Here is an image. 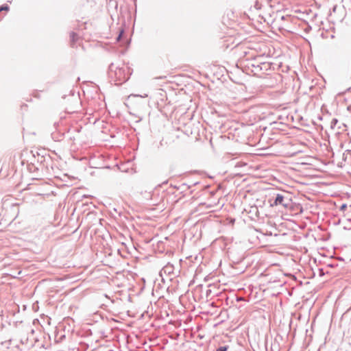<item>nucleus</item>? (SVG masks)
Wrapping results in <instances>:
<instances>
[{
    "label": "nucleus",
    "instance_id": "1",
    "mask_svg": "<svg viewBox=\"0 0 351 351\" xmlns=\"http://www.w3.org/2000/svg\"><path fill=\"white\" fill-rule=\"evenodd\" d=\"M108 74L112 84L120 86L128 80L131 73H130V68L128 66L119 67L111 63L108 67Z\"/></svg>",
    "mask_w": 351,
    "mask_h": 351
},
{
    "label": "nucleus",
    "instance_id": "2",
    "mask_svg": "<svg viewBox=\"0 0 351 351\" xmlns=\"http://www.w3.org/2000/svg\"><path fill=\"white\" fill-rule=\"evenodd\" d=\"M269 203L271 206H281L285 208H289L291 206V199L287 195L278 193L274 197L269 199Z\"/></svg>",
    "mask_w": 351,
    "mask_h": 351
},
{
    "label": "nucleus",
    "instance_id": "3",
    "mask_svg": "<svg viewBox=\"0 0 351 351\" xmlns=\"http://www.w3.org/2000/svg\"><path fill=\"white\" fill-rule=\"evenodd\" d=\"M259 63H261V58H255L247 64L248 68H251V71L254 73V75L259 74Z\"/></svg>",
    "mask_w": 351,
    "mask_h": 351
},
{
    "label": "nucleus",
    "instance_id": "4",
    "mask_svg": "<svg viewBox=\"0 0 351 351\" xmlns=\"http://www.w3.org/2000/svg\"><path fill=\"white\" fill-rule=\"evenodd\" d=\"M260 67H259V73L263 72L265 73L270 69L271 64L269 62H262L261 61V63H259Z\"/></svg>",
    "mask_w": 351,
    "mask_h": 351
},
{
    "label": "nucleus",
    "instance_id": "5",
    "mask_svg": "<svg viewBox=\"0 0 351 351\" xmlns=\"http://www.w3.org/2000/svg\"><path fill=\"white\" fill-rule=\"evenodd\" d=\"M78 38L79 36L75 32H71L70 33L71 45L72 47H74V45L75 42L78 40Z\"/></svg>",
    "mask_w": 351,
    "mask_h": 351
},
{
    "label": "nucleus",
    "instance_id": "6",
    "mask_svg": "<svg viewBox=\"0 0 351 351\" xmlns=\"http://www.w3.org/2000/svg\"><path fill=\"white\" fill-rule=\"evenodd\" d=\"M339 121L336 118H333L331 121H330V128L331 129H335V128L336 127L337 124L338 123Z\"/></svg>",
    "mask_w": 351,
    "mask_h": 351
},
{
    "label": "nucleus",
    "instance_id": "7",
    "mask_svg": "<svg viewBox=\"0 0 351 351\" xmlns=\"http://www.w3.org/2000/svg\"><path fill=\"white\" fill-rule=\"evenodd\" d=\"M66 338L65 335H61L59 337L56 336L55 337V342L56 343H60L62 342L64 339Z\"/></svg>",
    "mask_w": 351,
    "mask_h": 351
},
{
    "label": "nucleus",
    "instance_id": "8",
    "mask_svg": "<svg viewBox=\"0 0 351 351\" xmlns=\"http://www.w3.org/2000/svg\"><path fill=\"white\" fill-rule=\"evenodd\" d=\"M10 10V7L8 4H3L0 6V12L2 11H8Z\"/></svg>",
    "mask_w": 351,
    "mask_h": 351
},
{
    "label": "nucleus",
    "instance_id": "9",
    "mask_svg": "<svg viewBox=\"0 0 351 351\" xmlns=\"http://www.w3.org/2000/svg\"><path fill=\"white\" fill-rule=\"evenodd\" d=\"M228 348H229L228 346H219V348H217L216 349L215 351H228Z\"/></svg>",
    "mask_w": 351,
    "mask_h": 351
},
{
    "label": "nucleus",
    "instance_id": "10",
    "mask_svg": "<svg viewBox=\"0 0 351 351\" xmlns=\"http://www.w3.org/2000/svg\"><path fill=\"white\" fill-rule=\"evenodd\" d=\"M123 34H124V29H120L119 35L117 36V37L116 38L117 41L121 40Z\"/></svg>",
    "mask_w": 351,
    "mask_h": 351
},
{
    "label": "nucleus",
    "instance_id": "11",
    "mask_svg": "<svg viewBox=\"0 0 351 351\" xmlns=\"http://www.w3.org/2000/svg\"><path fill=\"white\" fill-rule=\"evenodd\" d=\"M348 156H351V150H346L344 153H343V159L345 160H347V158H348Z\"/></svg>",
    "mask_w": 351,
    "mask_h": 351
},
{
    "label": "nucleus",
    "instance_id": "12",
    "mask_svg": "<svg viewBox=\"0 0 351 351\" xmlns=\"http://www.w3.org/2000/svg\"><path fill=\"white\" fill-rule=\"evenodd\" d=\"M347 204H341V206H340V210L341 211H344L346 208H347Z\"/></svg>",
    "mask_w": 351,
    "mask_h": 351
},
{
    "label": "nucleus",
    "instance_id": "13",
    "mask_svg": "<svg viewBox=\"0 0 351 351\" xmlns=\"http://www.w3.org/2000/svg\"><path fill=\"white\" fill-rule=\"evenodd\" d=\"M348 221L351 223V219H348Z\"/></svg>",
    "mask_w": 351,
    "mask_h": 351
},
{
    "label": "nucleus",
    "instance_id": "14",
    "mask_svg": "<svg viewBox=\"0 0 351 351\" xmlns=\"http://www.w3.org/2000/svg\"><path fill=\"white\" fill-rule=\"evenodd\" d=\"M241 300H242V298H237V301Z\"/></svg>",
    "mask_w": 351,
    "mask_h": 351
},
{
    "label": "nucleus",
    "instance_id": "15",
    "mask_svg": "<svg viewBox=\"0 0 351 351\" xmlns=\"http://www.w3.org/2000/svg\"><path fill=\"white\" fill-rule=\"evenodd\" d=\"M165 77H160L159 78L160 79H162V78H165Z\"/></svg>",
    "mask_w": 351,
    "mask_h": 351
},
{
    "label": "nucleus",
    "instance_id": "16",
    "mask_svg": "<svg viewBox=\"0 0 351 351\" xmlns=\"http://www.w3.org/2000/svg\"><path fill=\"white\" fill-rule=\"evenodd\" d=\"M340 261H343V259L342 258H339Z\"/></svg>",
    "mask_w": 351,
    "mask_h": 351
},
{
    "label": "nucleus",
    "instance_id": "17",
    "mask_svg": "<svg viewBox=\"0 0 351 351\" xmlns=\"http://www.w3.org/2000/svg\"><path fill=\"white\" fill-rule=\"evenodd\" d=\"M350 261H351V258H350Z\"/></svg>",
    "mask_w": 351,
    "mask_h": 351
}]
</instances>
